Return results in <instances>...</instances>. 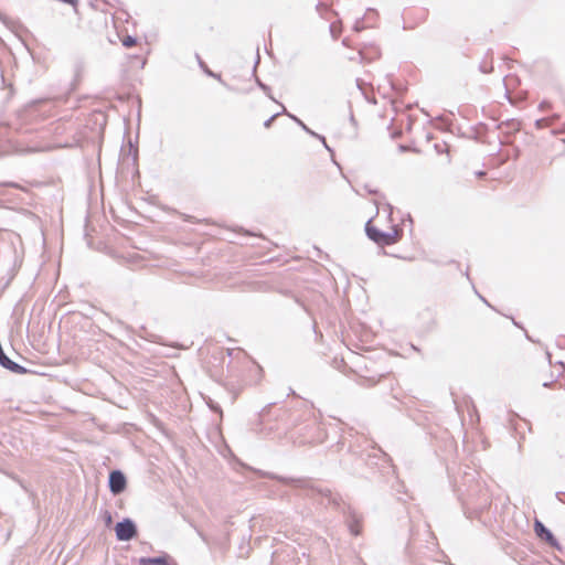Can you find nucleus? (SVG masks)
<instances>
[{"label": "nucleus", "mask_w": 565, "mask_h": 565, "mask_svg": "<svg viewBox=\"0 0 565 565\" xmlns=\"http://www.w3.org/2000/svg\"><path fill=\"white\" fill-rule=\"evenodd\" d=\"M343 31L342 22L341 21H334L330 24V32L333 39H338Z\"/></svg>", "instance_id": "6"}, {"label": "nucleus", "mask_w": 565, "mask_h": 565, "mask_svg": "<svg viewBox=\"0 0 565 565\" xmlns=\"http://www.w3.org/2000/svg\"><path fill=\"white\" fill-rule=\"evenodd\" d=\"M370 239L380 246L394 245L401 241L403 228L394 222L393 213L384 209L369 220L365 227Z\"/></svg>", "instance_id": "1"}, {"label": "nucleus", "mask_w": 565, "mask_h": 565, "mask_svg": "<svg viewBox=\"0 0 565 565\" xmlns=\"http://www.w3.org/2000/svg\"><path fill=\"white\" fill-rule=\"evenodd\" d=\"M116 536L119 541H129L137 534L135 524L130 520L118 522L115 527Z\"/></svg>", "instance_id": "3"}, {"label": "nucleus", "mask_w": 565, "mask_h": 565, "mask_svg": "<svg viewBox=\"0 0 565 565\" xmlns=\"http://www.w3.org/2000/svg\"><path fill=\"white\" fill-rule=\"evenodd\" d=\"M426 18H427V12L422 10L420 11V21L424 22L426 20Z\"/></svg>", "instance_id": "10"}, {"label": "nucleus", "mask_w": 565, "mask_h": 565, "mask_svg": "<svg viewBox=\"0 0 565 565\" xmlns=\"http://www.w3.org/2000/svg\"><path fill=\"white\" fill-rule=\"evenodd\" d=\"M484 174H486V173H484L483 171H479V172H477V175H478L479 178L483 177Z\"/></svg>", "instance_id": "14"}, {"label": "nucleus", "mask_w": 565, "mask_h": 565, "mask_svg": "<svg viewBox=\"0 0 565 565\" xmlns=\"http://www.w3.org/2000/svg\"><path fill=\"white\" fill-rule=\"evenodd\" d=\"M122 45L126 46V47H131L134 45H136V40L132 38V36H125L122 40Z\"/></svg>", "instance_id": "8"}, {"label": "nucleus", "mask_w": 565, "mask_h": 565, "mask_svg": "<svg viewBox=\"0 0 565 565\" xmlns=\"http://www.w3.org/2000/svg\"><path fill=\"white\" fill-rule=\"evenodd\" d=\"M540 108H541L542 110L547 109V108H550V104H548V103H546V102H543V103H541V104H540Z\"/></svg>", "instance_id": "9"}, {"label": "nucleus", "mask_w": 565, "mask_h": 565, "mask_svg": "<svg viewBox=\"0 0 565 565\" xmlns=\"http://www.w3.org/2000/svg\"><path fill=\"white\" fill-rule=\"evenodd\" d=\"M398 149H399L401 152H404V151L408 150L409 148L401 146Z\"/></svg>", "instance_id": "12"}, {"label": "nucleus", "mask_w": 565, "mask_h": 565, "mask_svg": "<svg viewBox=\"0 0 565 565\" xmlns=\"http://www.w3.org/2000/svg\"><path fill=\"white\" fill-rule=\"evenodd\" d=\"M107 522H111V516L110 515H108Z\"/></svg>", "instance_id": "15"}, {"label": "nucleus", "mask_w": 565, "mask_h": 565, "mask_svg": "<svg viewBox=\"0 0 565 565\" xmlns=\"http://www.w3.org/2000/svg\"><path fill=\"white\" fill-rule=\"evenodd\" d=\"M140 565H169L163 558L141 559Z\"/></svg>", "instance_id": "7"}, {"label": "nucleus", "mask_w": 565, "mask_h": 565, "mask_svg": "<svg viewBox=\"0 0 565 565\" xmlns=\"http://www.w3.org/2000/svg\"><path fill=\"white\" fill-rule=\"evenodd\" d=\"M109 488L113 493L118 494L126 488V479L120 471H113L109 475Z\"/></svg>", "instance_id": "4"}, {"label": "nucleus", "mask_w": 565, "mask_h": 565, "mask_svg": "<svg viewBox=\"0 0 565 565\" xmlns=\"http://www.w3.org/2000/svg\"><path fill=\"white\" fill-rule=\"evenodd\" d=\"M492 70H493V66H492V64H490V66L488 68H483V72L490 73V72H492Z\"/></svg>", "instance_id": "11"}, {"label": "nucleus", "mask_w": 565, "mask_h": 565, "mask_svg": "<svg viewBox=\"0 0 565 565\" xmlns=\"http://www.w3.org/2000/svg\"><path fill=\"white\" fill-rule=\"evenodd\" d=\"M274 106V103L269 99H265L260 103L258 108L256 109V116L259 119H265L264 126L266 128L270 127L273 120H275L278 116V111H273L270 108Z\"/></svg>", "instance_id": "2"}, {"label": "nucleus", "mask_w": 565, "mask_h": 565, "mask_svg": "<svg viewBox=\"0 0 565 565\" xmlns=\"http://www.w3.org/2000/svg\"><path fill=\"white\" fill-rule=\"evenodd\" d=\"M10 186H13V188H17V189H22L20 185L15 184V183H9Z\"/></svg>", "instance_id": "13"}, {"label": "nucleus", "mask_w": 565, "mask_h": 565, "mask_svg": "<svg viewBox=\"0 0 565 565\" xmlns=\"http://www.w3.org/2000/svg\"><path fill=\"white\" fill-rule=\"evenodd\" d=\"M534 531L536 533V535L541 539V540H544L548 545L553 546V547H557L558 544H557V541L556 539L554 537V535L551 533L550 530H547L544 524L540 521H535L534 523Z\"/></svg>", "instance_id": "5"}]
</instances>
